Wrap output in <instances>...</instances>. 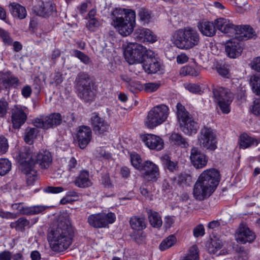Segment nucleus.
I'll list each match as a JSON object with an SVG mask.
<instances>
[{"label": "nucleus", "instance_id": "obj_1", "mask_svg": "<svg viewBox=\"0 0 260 260\" xmlns=\"http://www.w3.org/2000/svg\"><path fill=\"white\" fill-rule=\"evenodd\" d=\"M73 234L69 221L63 217H60L48 235L51 249L59 252L67 249L72 243Z\"/></svg>", "mask_w": 260, "mask_h": 260}, {"label": "nucleus", "instance_id": "obj_20", "mask_svg": "<svg viewBox=\"0 0 260 260\" xmlns=\"http://www.w3.org/2000/svg\"><path fill=\"white\" fill-rule=\"evenodd\" d=\"M243 51V48L237 39H232L225 44V51L229 57L235 58L239 56Z\"/></svg>", "mask_w": 260, "mask_h": 260}, {"label": "nucleus", "instance_id": "obj_42", "mask_svg": "<svg viewBox=\"0 0 260 260\" xmlns=\"http://www.w3.org/2000/svg\"><path fill=\"white\" fill-rule=\"evenodd\" d=\"M165 167L170 172H174L178 170V163L172 161L168 156H165L161 158Z\"/></svg>", "mask_w": 260, "mask_h": 260}, {"label": "nucleus", "instance_id": "obj_52", "mask_svg": "<svg viewBox=\"0 0 260 260\" xmlns=\"http://www.w3.org/2000/svg\"><path fill=\"white\" fill-rule=\"evenodd\" d=\"M160 86L159 83L150 82L144 84V89L147 92H154Z\"/></svg>", "mask_w": 260, "mask_h": 260}, {"label": "nucleus", "instance_id": "obj_53", "mask_svg": "<svg viewBox=\"0 0 260 260\" xmlns=\"http://www.w3.org/2000/svg\"><path fill=\"white\" fill-rule=\"evenodd\" d=\"M250 110L255 115H260V99H256L254 101Z\"/></svg>", "mask_w": 260, "mask_h": 260}, {"label": "nucleus", "instance_id": "obj_43", "mask_svg": "<svg viewBox=\"0 0 260 260\" xmlns=\"http://www.w3.org/2000/svg\"><path fill=\"white\" fill-rule=\"evenodd\" d=\"M250 82L253 92L260 95V75L251 76Z\"/></svg>", "mask_w": 260, "mask_h": 260}, {"label": "nucleus", "instance_id": "obj_9", "mask_svg": "<svg viewBox=\"0 0 260 260\" xmlns=\"http://www.w3.org/2000/svg\"><path fill=\"white\" fill-rule=\"evenodd\" d=\"M149 50L140 44L129 43L124 50V56L129 64L141 63Z\"/></svg>", "mask_w": 260, "mask_h": 260}, {"label": "nucleus", "instance_id": "obj_55", "mask_svg": "<svg viewBox=\"0 0 260 260\" xmlns=\"http://www.w3.org/2000/svg\"><path fill=\"white\" fill-rule=\"evenodd\" d=\"M64 190L63 187L60 186L54 187L52 186H47L44 189L45 192L51 193H58Z\"/></svg>", "mask_w": 260, "mask_h": 260}, {"label": "nucleus", "instance_id": "obj_41", "mask_svg": "<svg viewBox=\"0 0 260 260\" xmlns=\"http://www.w3.org/2000/svg\"><path fill=\"white\" fill-rule=\"evenodd\" d=\"M138 15L143 24L148 23L151 17L150 13L145 8H138Z\"/></svg>", "mask_w": 260, "mask_h": 260}, {"label": "nucleus", "instance_id": "obj_16", "mask_svg": "<svg viewBox=\"0 0 260 260\" xmlns=\"http://www.w3.org/2000/svg\"><path fill=\"white\" fill-rule=\"evenodd\" d=\"M90 122L94 133L96 135H104L110 129L109 124L105 119L101 117L98 113H92Z\"/></svg>", "mask_w": 260, "mask_h": 260}, {"label": "nucleus", "instance_id": "obj_4", "mask_svg": "<svg viewBox=\"0 0 260 260\" xmlns=\"http://www.w3.org/2000/svg\"><path fill=\"white\" fill-rule=\"evenodd\" d=\"M112 25L123 36L130 35L136 24V13L131 9L116 8L111 14Z\"/></svg>", "mask_w": 260, "mask_h": 260}, {"label": "nucleus", "instance_id": "obj_18", "mask_svg": "<svg viewBox=\"0 0 260 260\" xmlns=\"http://www.w3.org/2000/svg\"><path fill=\"white\" fill-rule=\"evenodd\" d=\"M25 109L19 105H15L11 109V120L14 128H19L26 121L27 116Z\"/></svg>", "mask_w": 260, "mask_h": 260}, {"label": "nucleus", "instance_id": "obj_19", "mask_svg": "<svg viewBox=\"0 0 260 260\" xmlns=\"http://www.w3.org/2000/svg\"><path fill=\"white\" fill-rule=\"evenodd\" d=\"M77 137L80 148H85L92 138V132L90 127L86 125L79 126Z\"/></svg>", "mask_w": 260, "mask_h": 260}, {"label": "nucleus", "instance_id": "obj_45", "mask_svg": "<svg viewBox=\"0 0 260 260\" xmlns=\"http://www.w3.org/2000/svg\"><path fill=\"white\" fill-rule=\"evenodd\" d=\"M11 168L10 161L6 158L0 159V173L1 176L6 174L10 171Z\"/></svg>", "mask_w": 260, "mask_h": 260}, {"label": "nucleus", "instance_id": "obj_32", "mask_svg": "<svg viewBox=\"0 0 260 260\" xmlns=\"http://www.w3.org/2000/svg\"><path fill=\"white\" fill-rule=\"evenodd\" d=\"M259 143H260V139H255L249 136L246 134H243L240 137V147L243 149H246L254 144L256 146Z\"/></svg>", "mask_w": 260, "mask_h": 260}, {"label": "nucleus", "instance_id": "obj_34", "mask_svg": "<svg viewBox=\"0 0 260 260\" xmlns=\"http://www.w3.org/2000/svg\"><path fill=\"white\" fill-rule=\"evenodd\" d=\"M48 207L44 206H34L31 207L23 205L20 215L24 214L27 215L37 214L42 212L47 209Z\"/></svg>", "mask_w": 260, "mask_h": 260}, {"label": "nucleus", "instance_id": "obj_58", "mask_svg": "<svg viewBox=\"0 0 260 260\" xmlns=\"http://www.w3.org/2000/svg\"><path fill=\"white\" fill-rule=\"evenodd\" d=\"M193 236L195 237L203 236L205 234V229L202 224H199L196 226L193 231Z\"/></svg>", "mask_w": 260, "mask_h": 260}, {"label": "nucleus", "instance_id": "obj_5", "mask_svg": "<svg viewBox=\"0 0 260 260\" xmlns=\"http://www.w3.org/2000/svg\"><path fill=\"white\" fill-rule=\"evenodd\" d=\"M200 37L197 31L191 27H185L175 31L171 40L180 49L189 50L198 45Z\"/></svg>", "mask_w": 260, "mask_h": 260}, {"label": "nucleus", "instance_id": "obj_12", "mask_svg": "<svg viewBox=\"0 0 260 260\" xmlns=\"http://www.w3.org/2000/svg\"><path fill=\"white\" fill-rule=\"evenodd\" d=\"M115 218V215L113 213H100L89 215L88 217V222L94 228H101L106 226L108 224L113 223Z\"/></svg>", "mask_w": 260, "mask_h": 260}, {"label": "nucleus", "instance_id": "obj_56", "mask_svg": "<svg viewBox=\"0 0 260 260\" xmlns=\"http://www.w3.org/2000/svg\"><path fill=\"white\" fill-rule=\"evenodd\" d=\"M101 181L104 186L108 188L112 187L113 186L109 175L107 173L102 174Z\"/></svg>", "mask_w": 260, "mask_h": 260}, {"label": "nucleus", "instance_id": "obj_50", "mask_svg": "<svg viewBox=\"0 0 260 260\" xmlns=\"http://www.w3.org/2000/svg\"><path fill=\"white\" fill-rule=\"evenodd\" d=\"M120 78L123 81L127 83V88L131 91H133V87H138L137 86H138V85H137L134 81L132 80L130 77H129L126 75H121Z\"/></svg>", "mask_w": 260, "mask_h": 260}, {"label": "nucleus", "instance_id": "obj_62", "mask_svg": "<svg viewBox=\"0 0 260 260\" xmlns=\"http://www.w3.org/2000/svg\"><path fill=\"white\" fill-rule=\"evenodd\" d=\"M186 88L193 93H197L201 91L200 87L194 84H188L186 85Z\"/></svg>", "mask_w": 260, "mask_h": 260}, {"label": "nucleus", "instance_id": "obj_33", "mask_svg": "<svg viewBox=\"0 0 260 260\" xmlns=\"http://www.w3.org/2000/svg\"><path fill=\"white\" fill-rule=\"evenodd\" d=\"M131 228L137 231H142L146 227L145 219L142 217L133 216L129 220Z\"/></svg>", "mask_w": 260, "mask_h": 260}, {"label": "nucleus", "instance_id": "obj_26", "mask_svg": "<svg viewBox=\"0 0 260 260\" xmlns=\"http://www.w3.org/2000/svg\"><path fill=\"white\" fill-rule=\"evenodd\" d=\"M235 29V38L238 40H247L252 38L254 34L253 28L249 25H236Z\"/></svg>", "mask_w": 260, "mask_h": 260}, {"label": "nucleus", "instance_id": "obj_46", "mask_svg": "<svg viewBox=\"0 0 260 260\" xmlns=\"http://www.w3.org/2000/svg\"><path fill=\"white\" fill-rule=\"evenodd\" d=\"M73 55L86 65H89L91 63V60L88 56L79 50H74L73 51Z\"/></svg>", "mask_w": 260, "mask_h": 260}, {"label": "nucleus", "instance_id": "obj_35", "mask_svg": "<svg viewBox=\"0 0 260 260\" xmlns=\"http://www.w3.org/2000/svg\"><path fill=\"white\" fill-rule=\"evenodd\" d=\"M170 139L174 144L182 148H187L189 144L186 139L184 138L181 134L174 133L170 136Z\"/></svg>", "mask_w": 260, "mask_h": 260}, {"label": "nucleus", "instance_id": "obj_59", "mask_svg": "<svg viewBox=\"0 0 260 260\" xmlns=\"http://www.w3.org/2000/svg\"><path fill=\"white\" fill-rule=\"evenodd\" d=\"M100 26V22L96 18L89 19L87 26L91 31H94V29Z\"/></svg>", "mask_w": 260, "mask_h": 260}, {"label": "nucleus", "instance_id": "obj_27", "mask_svg": "<svg viewBox=\"0 0 260 260\" xmlns=\"http://www.w3.org/2000/svg\"><path fill=\"white\" fill-rule=\"evenodd\" d=\"M198 28L201 33L207 37H213L216 34V27L214 22L210 21H201L198 23Z\"/></svg>", "mask_w": 260, "mask_h": 260}, {"label": "nucleus", "instance_id": "obj_17", "mask_svg": "<svg viewBox=\"0 0 260 260\" xmlns=\"http://www.w3.org/2000/svg\"><path fill=\"white\" fill-rule=\"evenodd\" d=\"M235 238L237 242L244 244L246 243L253 242L256 238V235L247 225L242 223L237 230Z\"/></svg>", "mask_w": 260, "mask_h": 260}, {"label": "nucleus", "instance_id": "obj_10", "mask_svg": "<svg viewBox=\"0 0 260 260\" xmlns=\"http://www.w3.org/2000/svg\"><path fill=\"white\" fill-rule=\"evenodd\" d=\"M198 142L204 149L214 151L217 148L216 135L213 129L204 126L198 135Z\"/></svg>", "mask_w": 260, "mask_h": 260}, {"label": "nucleus", "instance_id": "obj_22", "mask_svg": "<svg viewBox=\"0 0 260 260\" xmlns=\"http://www.w3.org/2000/svg\"><path fill=\"white\" fill-rule=\"evenodd\" d=\"M134 38L138 41L154 43L157 41V36L150 29L139 28L134 33Z\"/></svg>", "mask_w": 260, "mask_h": 260}, {"label": "nucleus", "instance_id": "obj_63", "mask_svg": "<svg viewBox=\"0 0 260 260\" xmlns=\"http://www.w3.org/2000/svg\"><path fill=\"white\" fill-rule=\"evenodd\" d=\"M32 90L31 87L28 85L24 86L21 90L22 95L25 98L29 97L31 94Z\"/></svg>", "mask_w": 260, "mask_h": 260}, {"label": "nucleus", "instance_id": "obj_14", "mask_svg": "<svg viewBox=\"0 0 260 260\" xmlns=\"http://www.w3.org/2000/svg\"><path fill=\"white\" fill-rule=\"evenodd\" d=\"M61 122V114L53 113L43 118L35 119L34 123L37 127L48 129L60 125Z\"/></svg>", "mask_w": 260, "mask_h": 260}, {"label": "nucleus", "instance_id": "obj_47", "mask_svg": "<svg viewBox=\"0 0 260 260\" xmlns=\"http://www.w3.org/2000/svg\"><path fill=\"white\" fill-rule=\"evenodd\" d=\"M131 158L132 165L140 171L143 167V163H142L140 156L137 153H133L131 155Z\"/></svg>", "mask_w": 260, "mask_h": 260}, {"label": "nucleus", "instance_id": "obj_39", "mask_svg": "<svg viewBox=\"0 0 260 260\" xmlns=\"http://www.w3.org/2000/svg\"><path fill=\"white\" fill-rule=\"evenodd\" d=\"M38 130L36 128L27 127L25 129L24 140L28 144H32L37 136Z\"/></svg>", "mask_w": 260, "mask_h": 260}, {"label": "nucleus", "instance_id": "obj_7", "mask_svg": "<svg viewBox=\"0 0 260 260\" xmlns=\"http://www.w3.org/2000/svg\"><path fill=\"white\" fill-rule=\"evenodd\" d=\"M176 108L177 118L181 131L188 136L196 134L199 128V124L180 103L177 104Z\"/></svg>", "mask_w": 260, "mask_h": 260}, {"label": "nucleus", "instance_id": "obj_51", "mask_svg": "<svg viewBox=\"0 0 260 260\" xmlns=\"http://www.w3.org/2000/svg\"><path fill=\"white\" fill-rule=\"evenodd\" d=\"M9 144L7 139L4 136H0V154L5 153L8 150Z\"/></svg>", "mask_w": 260, "mask_h": 260}, {"label": "nucleus", "instance_id": "obj_57", "mask_svg": "<svg viewBox=\"0 0 260 260\" xmlns=\"http://www.w3.org/2000/svg\"><path fill=\"white\" fill-rule=\"evenodd\" d=\"M77 169V162L74 157H71L68 162V170L69 171L75 173Z\"/></svg>", "mask_w": 260, "mask_h": 260}, {"label": "nucleus", "instance_id": "obj_40", "mask_svg": "<svg viewBox=\"0 0 260 260\" xmlns=\"http://www.w3.org/2000/svg\"><path fill=\"white\" fill-rule=\"evenodd\" d=\"M200 73L199 69H195L194 68L190 66H186L181 68L180 70V74L181 75L185 76L187 75L196 77Z\"/></svg>", "mask_w": 260, "mask_h": 260}, {"label": "nucleus", "instance_id": "obj_8", "mask_svg": "<svg viewBox=\"0 0 260 260\" xmlns=\"http://www.w3.org/2000/svg\"><path fill=\"white\" fill-rule=\"evenodd\" d=\"M169 108L165 105L153 107L148 113L145 121V125L149 128H153L164 123L169 115Z\"/></svg>", "mask_w": 260, "mask_h": 260}, {"label": "nucleus", "instance_id": "obj_2", "mask_svg": "<svg viewBox=\"0 0 260 260\" xmlns=\"http://www.w3.org/2000/svg\"><path fill=\"white\" fill-rule=\"evenodd\" d=\"M219 181V172L217 170L212 169L204 171L194 185V198L199 201L208 198L213 193Z\"/></svg>", "mask_w": 260, "mask_h": 260}, {"label": "nucleus", "instance_id": "obj_48", "mask_svg": "<svg viewBox=\"0 0 260 260\" xmlns=\"http://www.w3.org/2000/svg\"><path fill=\"white\" fill-rule=\"evenodd\" d=\"M191 182V176L187 173H180L178 177L177 182L180 185H189Z\"/></svg>", "mask_w": 260, "mask_h": 260}, {"label": "nucleus", "instance_id": "obj_15", "mask_svg": "<svg viewBox=\"0 0 260 260\" xmlns=\"http://www.w3.org/2000/svg\"><path fill=\"white\" fill-rule=\"evenodd\" d=\"M145 56L141 62L145 71L150 74L156 73L159 70L160 67L158 58L151 50L147 52Z\"/></svg>", "mask_w": 260, "mask_h": 260}, {"label": "nucleus", "instance_id": "obj_29", "mask_svg": "<svg viewBox=\"0 0 260 260\" xmlns=\"http://www.w3.org/2000/svg\"><path fill=\"white\" fill-rule=\"evenodd\" d=\"M37 15L42 17H47L55 12V5L51 2L42 3L38 7H35Z\"/></svg>", "mask_w": 260, "mask_h": 260}, {"label": "nucleus", "instance_id": "obj_28", "mask_svg": "<svg viewBox=\"0 0 260 260\" xmlns=\"http://www.w3.org/2000/svg\"><path fill=\"white\" fill-rule=\"evenodd\" d=\"M74 183L76 186L80 188L88 187L92 184L91 180L89 179V173L86 170L80 172L74 180Z\"/></svg>", "mask_w": 260, "mask_h": 260}, {"label": "nucleus", "instance_id": "obj_36", "mask_svg": "<svg viewBox=\"0 0 260 260\" xmlns=\"http://www.w3.org/2000/svg\"><path fill=\"white\" fill-rule=\"evenodd\" d=\"M148 219L150 224L154 228H158L162 225V220L159 214L151 210L148 211Z\"/></svg>", "mask_w": 260, "mask_h": 260}, {"label": "nucleus", "instance_id": "obj_13", "mask_svg": "<svg viewBox=\"0 0 260 260\" xmlns=\"http://www.w3.org/2000/svg\"><path fill=\"white\" fill-rule=\"evenodd\" d=\"M140 172L141 177L148 182H155L160 177L158 166L150 160L143 162V167Z\"/></svg>", "mask_w": 260, "mask_h": 260}, {"label": "nucleus", "instance_id": "obj_30", "mask_svg": "<svg viewBox=\"0 0 260 260\" xmlns=\"http://www.w3.org/2000/svg\"><path fill=\"white\" fill-rule=\"evenodd\" d=\"M19 164L20 170L26 175V181L28 185H32L34 182L38 179L37 171L34 167H29L28 164L25 163L26 169L22 168V164L20 162H17Z\"/></svg>", "mask_w": 260, "mask_h": 260}, {"label": "nucleus", "instance_id": "obj_44", "mask_svg": "<svg viewBox=\"0 0 260 260\" xmlns=\"http://www.w3.org/2000/svg\"><path fill=\"white\" fill-rule=\"evenodd\" d=\"M183 260H200L198 248L197 245L192 246L189 249L188 253Z\"/></svg>", "mask_w": 260, "mask_h": 260}, {"label": "nucleus", "instance_id": "obj_61", "mask_svg": "<svg viewBox=\"0 0 260 260\" xmlns=\"http://www.w3.org/2000/svg\"><path fill=\"white\" fill-rule=\"evenodd\" d=\"M1 37L2 38L5 45H11L12 44L13 40L10 37L9 34L8 32L5 30L1 35Z\"/></svg>", "mask_w": 260, "mask_h": 260}, {"label": "nucleus", "instance_id": "obj_11", "mask_svg": "<svg viewBox=\"0 0 260 260\" xmlns=\"http://www.w3.org/2000/svg\"><path fill=\"white\" fill-rule=\"evenodd\" d=\"M213 92L221 111L225 114L229 113L230 112V105L234 99L233 94L228 89L223 87L214 89Z\"/></svg>", "mask_w": 260, "mask_h": 260}, {"label": "nucleus", "instance_id": "obj_3", "mask_svg": "<svg viewBox=\"0 0 260 260\" xmlns=\"http://www.w3.org/2000/svg\"><path fill=\"white\" fill-rule=\"evenodd\" d=\"M17 162H20L22 168L26 169L25 163L29 167H35L38 164L41 169H47L52 162V156L50 152L47 150H41L38 152H34L32 147L21 148L16 156Z\"/></svg>", "mask_w": 260, "mask_h": 260}, {"label": "nucleus", "instance_id": "obj_49", "mask_svg": "<svg viewBox=\"0 0 260 260\" xmlns=\"http://www.w3.org/2000/svg\"><path fill=\"white\" fill-rule=\"evenodd\" d=\"M216 70L220 76L228 78L229 68L228 64H217L216 66Z\"/></svg>", "mask_w": 260, "mask_h": 260}, {"label": "nucleus", "instance_id": "obj_60", "mask_svg": "<svg viewBox=\"0 0 260 260\" xmlns=\"http://www.w3.org/2000/svg\"><path fill=\"white\" fill-rule=\"evenodd\" d=\"M239 253V256L243 260H247L249 257V251L247 249H245L244 247H240L238 250Z\"/></svg>", "mask_w": 260, "mask_h": 260}, {"label": "nucleus", "instance_id": "obj_31", "mask_svg": "<svg viewBox=\"0 0 260 260\" xmlns=\"http://www.w3.org/2000/svg\"><path fill=\"white\" fill-rule=\"evenodd\" d=\"M9 8L11 14L14 17L23 19L25 18L27 15L25 8L18 3H11L9 5Z\"/></svg>", "mask_w": 260, "mask_h": 260}, {"label": "nucleus", "instance_id": "obj_64", "mask_svg": "<svg viewBox=\"0 0 260 260\" xmlns=\"http://www.w3.org/2000/svg\"><path fill=\"white\" fill-rule=\"evenodd\" d=\"M12 255L8 250H5L0 253V260H11Z\"/></svg>", "mask_w": 260, "mask_h": 260}, {"label": "nucleus", "instance_id": "obj_37", "mask_svg": "<svg viewBox=\"0 0 260 260\" xmlns=\"http://www.w3.org/2000/svg\"><path fill=\"white\" fill-rule=\"evenodd\" d=\"M30 222L24 217H20L15 222H12L10 224L11 228H14L17 230L21 231L24 230L25 227L29 226Z\"/></svg>", "mask_w": 260, "mask_h": 260}, {"label": "nucleus", "instance_id": "obj_23", "mask_svg": "<svg viewBox=\"0 0 260 260\" xmlns=\"http://www.w3.org/2000/svg\"><path fill=\"white\" fill-rule=\"evenodd\" d=\"M190 158L192 165L197 169L204 167L207 162L205 154L196 147L191 149Z\"/></svg>", "mask_w": 260, "mask_h": 260}, {"label": "nucleus", "instance_id": "obj_21", "mask_svg": "<svg viewBox=\"0 0 260 260\" xmlns=\"http://www.w3.org/2000/svg\"><path fill=\"white\" fill-rule=\"evenodd\" d=\"M142 140L150 149L159 151L164 147V141L159 137L152 134H145L141 136Z\"/></svg>", "mask_w": 260, "mask_h": 260}, {"label": "nucleus", "instance_id": "obj_24", "mask_svg": "<svg viewBox=\"0 0 260 260\" xmlns=\"http://www.w3.org/2000/svg\"><path fill=\"white\" fill-rule=\"evenodd\" d=\"M215 24L217 29L229 36H233L235 33L236 25L233 24L229 20L219 18L215 20Z\"/></svg>", "mask_w": 260, "mask_h": 260}, {"label": "nucleus", "instance_id": "obj_6", "mask_svg": "<svg viewBox=\"0 0 260 260\" xmlns=\"http://www.w3.org/2000/svg\"><path fill=\"white\" fill-rule=\"evenodd\" d=\"M78 96L85 102L92 101L95 97L93 83L88 74L80 72L76 78Z\"/></svg>", "mask_w": 260, "mask_h": 260}, {"label": "nucleus", "instance_id": "obj_38", "mask_svg": "<svg viewBox=\"0 0 260 260\" xmlns=\"http://www.w3.org/2000/svg\"><path fill=\"white\" fill-rule=\"evenodd\" d=\"M176 238L174 235H171L165 238L160 243L159 248L161 251L165 250L175 244Z\"/></svg>", "mask_w": 260, "mask_h": 260}, {"label": "nucleus", "instance_id": "obj_54", "mask_svg": "<svg viewBox=\"0 0 260 260\" xmlns=\"http://www.w3.org/2000/svg\"><path fill=\"white\" fill-rule=\"evenodd\" d=\"M8 104L5 99L0 100V117H4L7 113Z\"/></svg>", "mask_w": 260, "mask_h": 260}, {"label": "nucleus", "instance_id": "obj_25", "mask_svg": "<svg viewBox=\"0 0 260 260\" xmlns=\"http://www.w3.org/2000/svg\"><path fill=\"white\" fill-rule=\"evenodd\" d=\"M0 81L6 88L17 87L20 82L18 78L11 72H0Z\"/></svg>", "mask_w": 260, "mask_h": 260}]
</instances>
